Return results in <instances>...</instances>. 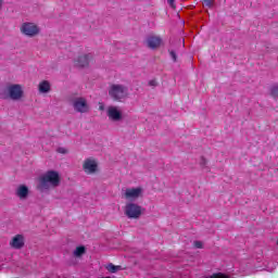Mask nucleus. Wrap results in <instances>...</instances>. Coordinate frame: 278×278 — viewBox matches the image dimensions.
<instances>
[{
    "mask_svg": "<svg viewBox=\"0 0 278 278\" xmlns=\"http://www.w3.org/2000/svg\"><path fill=\"white\" fill-rule=\"evenodd\" d=\"M60 173L56 170H48L38 178L37 190L45 192V190H51V188H58L60 186Z\"/></svg>",
    "mask_w": 278,
    "mask_h": 278,
    "instance_id": "1",
    "label": "nucleus"
},
{
    "mask_svg": "<svg viewBox=\"0 0 278 278\" xmlns=\"http://www.w3.org/2000/svg\"><path fill=\"white\" fill-rule=\"evenodd\" d=\"M109 96L113 101H123V99H127L129 97V89L124 85L113 84L110 86Z\"/></svg>",
    "mask_w": 278,
    "mask_h": 278,
    "instance_id": "2",
    "label": "nucleus"
},
{
    "mask_svg": "<svg viewBox=\"0 0 278 278\" xmlns=\"http://www.w3.org/2000/svg\"><path fill=\"white\" fill-rule=\"evenodd\" d=\"M2 98L11 99L12 101H21V99H23V87L21 85H9L7 87V94Z\"/></svg>",
    "mask_w": 278,
    "mask_h": 278,
    "instance_id": "3",
    "label": "nucleus"
},
{
    "mask_svg": "<svg viewBox=\"0 0 278 278\" xmlns=\"http://www.w3.org/2000/svg\"><path fill=\"white\" fill-rule=\"evenodd\" d=\"M72 108L79 114H86L90 112V106L88 105V100L84 97H77L72 99Z\"/></svg>",
    "mask_w": 278,
    "mask_h": 278,
    "instance_id": "4",
    "label": "nucleus"
},
{
    "mask_svg": "<svg viewBox=\"0 0 278 278\" xmlns=\"http://www.w3.org/2000/svg\"><path fill=\"white\" fill-rule=\"evenodd\" d=\"M124 214L127 216V218H139L142 216V206L136 204V203H127L124 208Z\"/></svg>",
    "mask_w": 278,
    "mask_h": 278,
    "instance_id": "5",
    "label": "nucleus"
},
{
    "mask_svg": "<svg viewBox=\"0 0 278 278\" xmlns=\"http://www.w3.org/2000/svg\"><path fill=\"white\" fill-rule=\"evenodd\" d=\"M21 31L22 34H24V36H29V38H34V36H38L40 29L34 23H24L21 27Z\"/></svg>",
    "mask_w": 278,
    "mask_h": 278,
    "instance_id": "6",
    "label": "nucleus"
},
{
    "mask_svg": "<svg viewBox=\"0 0 278 278\" xmlns=\"http://www.w3.org/2000/svg\"><path fill=\"white\" fill-rule=\"evenodd\" d=\"M99 165H97V161L92 159L85 160L83 164V170H85L86 175H94Z\"/></svg>",
    "mask_w": 278,
    "mask_h": 278,
    "instance_id": "7",
    "label": "nucleus"
},
{
    "mask_svg": "<svg viewBox=\"0 0 278 278\" xmlns=\"http://www.w3.org/2000/svg\"><path fill=\"white\" fill-rule=\"evenodd\" d=\"M106 116H109L110 121H114L115 123L123 121V113L117 106H109L106 110Z\"/></svg>",
    "mask_w": 278,
    "mask_h": 278,
    "instance_id": "8",
    "label": "nucleus"
},
{
    "mask_svg": "<svg viewBox=\"0 0 278 278\" xmlns=\"http://www.w3.org/2000/svg\"><path fill=\"white\" fill-rule=\"evenodd\" d=\"M25 247V237L23 235H15L10 241V248L21 250Z\"/></svg>",
    "mask_w": 278,
    "mask_h": 278,
    "instance_id": "9",
    "label": "nucleus"
},
{
    "mask_svg": "<svg viewBox=\"0 0 278 278\" xmlns=\"http://www.w3.org/2000/svg\"><path fill=\"white\" fill-rule=\"evenodd\" d=\"M90 64V54H84L74 60L76 68H86Z\"/></svg>",
    "mask_w": 278,
    "mask_h": 278,
    "instance_id": "10",
    "label": "nucleus"
},
{
    "mask_svg": "<svg viewBox=\"0 0 278 278\" xmlns=\"http://www.w3.org/2000/svg\"><path fill=\"white\" fill-rule=\"evenodd\" d=\"M162 46V37L160 36H149L147 38V47L149 49H157Z\"/></svg>",
    "mask_w": 278,
    "mask_h": 278,
    "instance_id": "11",
    "label": "nucleus"
},
{
    "mask_svg": "<svg viewBox=\"0 0 278 278\" xmlns=\"http://www.w3.org/2000/svg\"><path fill=\"white\" fill-rule=\"evenodd\" d=\"M142 194V189L141 188H128L125 191V199L134 200L138 199Z\"/></svg>",
    "mask_w": 278,
    "mask_h": 278,
    "instance_id": "12",
    "label": "nucleus"
},
{
    "mask_svg": "<svg viewBox=\"0 0 278 278\" xmlns=\"http://www.w3.org/2000/svg\"><path fill=\"white\" fill-rule=\"evenodd\" d=\"M16 197H18V199H27V197H29V188L25 185H21L16 189Z\"/></svg>",
    "mask_w": 278,
    "mask_h": 278,
    "instance_id": "13",
    "label": "nucleus"
},
{
    "mask_svg": "<svg viewBox=\"0 0 278 278\" xmlns=\"http://www.w3.org/2000/svg\"><path fill=\"white\" fill-rule=\"evenodd\" d=\"M50 91H51V84H49L48 80H43V81L39 83V92L45 94Z\"/></svg>",
    "mask_w": 278,
    "mask_h": 278,
    "instance_id": "14",
    "label": "nucleus"
},
{
    "mask_svg": "<svg viewBox=\"0 0 278 278\" xmlns=\"http://www.w3.org/2000/svg\"><path fill=\"white\" fill-rule=\"evenodd\" d=\"M105 268L109 273H118V270H123L121 265H114L112 263L105 265Z\"/></svg>",
    "mask_w": 278,
    "mask_h": 278,
    "instance_id": "15",
    "label": "nucleus"
},
{
    "mask_svg": "<svg viewBox=\"0 0 278 278\" xmlns=\"http://www.w3.org/2000/svg\"><path fill=\"white\" fill-rule=\"evenodd\" d=\"M86 253V248L84 245L77 247L76 250L74 251V255L76 257H81Z\"/></svg>",
    "mask_w": 278,
    "mask_h": 278,
    "instance_id": "16",
    "label": "nucleus"
},
{
    "mask_svg": "<svg viewBox=\"0 0 278 278\" xmlns=\"http://www.w3.org/2000/svg\"><path fill=\"white\" fill-rule=\"evenodd\" d=\"M270 97H273V99L278 98V84L270 87Z\"/></svg>",
    "mask_w": 278,
    "mask_h": 278,
    "instance_id": "17",
    "label": "nucleus"
},
{
    "mask_svg": "<svg viewBox=\"0 0 278 278\" xmlns=\"http://www.w3.org/2000/svg\"><path fill=\"white\" fill-rule=\"evenodd\" d=\"M211 278H229V276L223 273H215L211 276Z\"/></svg>",
    "mask_w": 278,
    "mask_h": 278,
    "instance_id": "18",
    "label": "nucleus"
},
{
    "mask_svg": "<svg viewBox=\"0 0 278 278\" xmlns=\"http://www.w3.org/2000/svg\"><path fill=\"white\" fill-rule=\"evenodd\" d=\"M202 1H203V5H205L206 8L214 7V0H202Z\"/></svg>",
    "mask_w": 278,
    "mask_h": 278,
    "instance_id": "19",
    "label": "nucleus"
},
{
    "mask_svg": "<svg viewBox=\"0 0 278 278\" xmlns=\"http://www.w3.org/2000/svg\"><path fill=\"white\" fill-rule=\"evenodd\" d=\"M169 55L173 62H177V53L174 50H169Z\"/></svg>",
    "mask_w": 278,
    "mask_h": 278,
    "instance_id": "20",
    "label": "nucleus"
},
{
    "mask_svg": "<svg viewBox=\"0 0 278 278\" xmlns=\"http://www.w3.org/2000/svg\"><path fill=\"white\" fill-rule=\"evenodd\" d=\"M195 249H203V243L201 241H194Z\"/></svg>",
    "mask_w": 278,
    "mask_h": 278,
    "instance_id": "21",
    "label": "nucleus"
},
{
    "mask_svg": "<svg viewBox=\"0 0 278 278\" xmlns=\"http://www.w3.org/2000/svg\"><path fill=\"white\" fill-rule=\"evenodd\" d=\"M149 86H153V87L157 86V80H154V79L150 80Z\"/></svg>",
    "mask_w": 278,
    "mask_h": 278,
    "instance_id": "22",
    "label": "nucleus"
},
{
    "mask_svg": "<svg viewBox=\"0 0 278 278\" xmlns=\"http://www.w3.org/2000/svg\"><path fill=\"white\" fill-rule=\"evenodd\" d=\"M167 2L169 3L170 8H175V0H167Z\"/></svg>",
    "mask_w": 278,
    "mask_h": 278,
    "instance_id": "23",
    "label": "nucleus"
},
{
    "mask_svg": "<svg viewBox=\"0 0 278 278\" xmlns=\"http://www.w3.org/2000/svg\"><path fill=\"white\" fill-rule=\"evenodd\" d=\"M59 153H66V150L64 148H59Z\"/></svg>",
    "mask_w": 278,
    "mask_h": 278,
    "instance_id": "24",
    "label": "nucleus"
},
{
    "mask_svg": "<svg viewBox=\"0 0 278 278\" xmlns=\"http://www.w3.org/2000/svg\"><path fill=\"white\" fill-rule=\"evenodd\" d=\"M3 5V0H0V8Z\"/></svg>",
    "mask_w": 278,
    "mask_h": 278,
    "instance_id": "25",
    "label": "nucleus"
},
{
    "mask_svg": "<svg viewBox=\"0 0 278 278\" xmlns=\"http://www.w3.org/2000/svg\"><path fill=\"white\" fill-rule=\"evenodd\" d=\"M99 110H104L103 105H101V106L99 108Z\"/></svg>",
    "mask_w": 278,
    "mask_h": 278,
    "instance_id": "26",
    "label": "nucleus"
}]
</instances>
